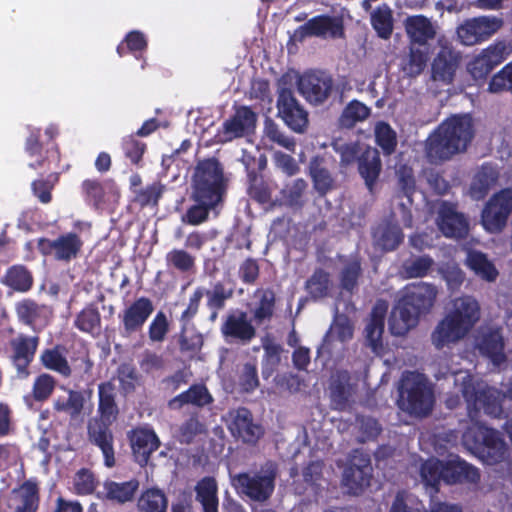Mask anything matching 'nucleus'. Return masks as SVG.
Returning <instances> with one entry per match:
<instances>
[{
	"label": "nucleus",
	"mask_w": 512,
	"mask_h": 512,
	"mask_svg": "<svg viewBox=\"0 0 512 512\" xmlns=\"http://www.w3.org/2000/svg\"><path fill=\"white\" fill-rule=\"evenodd\" d=\"M397 175L405 198L397 197L395 199L394 215L396 217L397 212H399L403 224L406 227H411L412 216L409 207L411 205L410 196L415 187L414 176L411 168L406 166L400 167L397 171Z\"/></svg>",
	"instance_id": "b1692460"
},
{
	"label": "nucleus",
	"mask_w": 512,
	"mask_h": 512,
	"mask_svg": "<svg viewBox=\"0 0 512 512\" xmlns=\"http://www.w3.org/2000/svg\"><path fill=\"white\" fill-rule=\"evenodd\" d=\"M208 298L207 304L211 309H221L226 299L232 296V290L226 289L222 284L218 283L211 291L206 292Z\"/></svg>",
	"instance_id": "0e129e2a"
},
{
	"label": "nucleus",
	"mask_w": 512,
	"mask_h": 512,
	"mask_svg": "<svg viewBox=\"0 0 512 512\" xmlns=\"http://www.w3.org/2000/svg\"><path fill=\"white\" fill-rule=\"evenodd\" d=\"M392 213L395 223L380 226L374 232L376 245L384 250L395 249L403 239V234L398 226L399 222L403 223L400 214L397 212L395 217L394 211Z\"/></svg>",
	"instance_id": "7c9ffc66"
},
{
	"label": "nucleus",
	"mask_w": 512,
	"mask_h": 512,
	"mask_svg": "<svg viewBox=\"0 0 512 512\" xmlns=\"http://www.w3.org/2000/svg\"><path fill=\"white\" fill-rule=\"evenodd\" d=\"M371 23L381 38H389L393 31V16L390 7L387 5L377 7L371 14Z\"/></svg>",
	"instance_id": "a19ab883"
},
{
	"label": "nucleus",
	"mask_w": 512,
	"mask_h": 512,
	"mask_svg": "<svg viewBox=\"0 0 512 512\" xmlns=\"http://www.w3.org/2000/svg\"><path fill=\"white\" fill-rule=\"evenodd\" d=\"M96 484L94 475L85 468L80 469L73 479L74 491L81 495L92 493L96 488Z\"/></svg>",
	"instance_id": "864d4df0"
},
{
	"label": "nucleus",
	"mask_w": 512,
	"mask_h": 512,
	"mask_svg": "<svg viewBox=\"0 0 512 512\" xmlns=\"http://www.w3.org/2000/svg\"><path fill=\"white\" fill-rule=\"evenodd\" d=\"M257 118V114L247 106L236 108L235 113L223 122L221 129L217 132V141L226 143L249 136L255 131Z\"/></svg>",
	"instance_id": "f8f14e48"
},
{
	"label": "nucleus",
	"mask_w": 512,
	"mask_h": 512,
	"mask_svg": "<svg viewBox=\"0 0 512 512\" xmlns=\"http://www.w3.org/2000/svg\"><path fill=\"white\" fill-rule=\"evenodd\" d=\"M387 310L388 303L382 300L378 301L374 305L364 329L366 343L376 354H379L383 349L382 335Z\"/></svg>",
	"instance_id": "aec40b11"
},
{
	"label": "nucleus",
	"mask_w": 512,
	"mask_h": 512,
	"mask_svg": "<svg viewBox=\"0 0 512 512\" xmlns=\"http://www.w3.org/2000/svg\"><path fill=\"white\" fill-rule=\"evenodd\" d=\"M437 291L426 283L406 287L402 297L393 308L389 319V328L393 335H405L414 328L422 314L433 306Z\"/></svg>",
	"instance_id": "20e7f679"
},
{
	"label": "nucleus",
	"mask_w": 512,
	"mask_h": 512,
	"mask_svg": "<svg viewBox=\"0 0 512 512\" xmlns=\"http://www.w3.org/2000/svg\"><path fill=\"white\" fill-rule=\"evenodd\" d=\"M507 48L504 44L498 43L483 50L472 62L468 65L470 74L475 78H482L486 76L494 66L501 63L507 55Z\"/></svg>",
	"instance_id": "5701e85b"
},
{
	"label": "nucleus",
	"mask_w": 512,
	"mask_h": 512,
	"mask_svg": "<svg viewBox=\"0 0 512 512\" xmlns=\"http://www.w3.org/2000/svg\"><path fill=\"white\" fill-rule=\"evenodd\" d=\"M328 287L329 278L323 271L315 272L306 283L309 294L315 299L324 297L327 294Z\"/></svg>",
	"instance_id": "4d7b16f0"
},
{
	"label": "nucleus",
	"mask_w": 512,
	"mask_h": 512,
	"mask_svg": "<svg viewBox=\"0 0 512 512\" xmlns=\"http://www.w3.org/2000/svg\"><path fill=\"white\" fill-rule=\"evenodd\" d=\"M85 404V398L82 392L63 389V393L58 395L54 401V409L65 413L71 418L80 416Z\"/></svg>",
	"instance_id": "473e14b6"
},
{
	"label": "nucleus",
	"mask_w": 512,
	"mask_h": 512,
	"mask_svg": "<svg viewBox=\"0 0 512 512\" xmlns=\"http://www.w3.org/2000/svg\"><path fill=\"white\" fill-rule=\"evenodd\" d=\"M370 112V108L365 104L353 100L344 108L339 123L342 127L352 128L356 123L366 120Z\"/></svg>",
	"instance_id": "79ce46f5"
},
{
	"label": "nucleus",
	"mask_w": 512,
	"mask_h": 512,
	"mask_svg": "<svg viewBox=\"0 0 512 512\" xmlns=\"http://www.w3.org/2000/svg\"><path fill=\"white\" fill-rule=\"evenodd\" d=\"M229 417V429L231 433L244 442L253 443L262 435V428L252 421L251 414L247 409L240 408L232 411Z\"/></svg>",
	"instance_id": "4be33fe9"
},
{
	"label": "nucleus",
	"mask_w": 512,
	"mask_h": 512,
	"mask_svg": "<svg viewBox=\"0 0 512 512\" xmlns=\"http://www.w3.org/2000/svg\"><path fill=\"white\" fill-rule=\"evenodd\" d=\"M374 132L377 144L385 153H392L397 144L393 129L387 123L379 122L376 124Z\"/></svg>",
	"instance_id": "8fccbe9b"
},
{
	"label": "nucleus",
	"mask_w": 512,
	"mask_h": 512,
	"mask_svg": "<svg viewBox=\"0 0 512 512\" xmlns=\"http://www.w3.org/2000/svg\"><path fill=\"white\" fill-rule=\"evenodd\" d=\"M138 508L141 512H166L167 499L162 491L149 489L140 496Z\"/></svg>",
	"instance_id": "37998d69"
},
{
	"label": "nucleus",
	"mask_w": 512,
	"mask_h": 512,
	"mask_svg": "<svg viewBox=\"0 0 512 512\" xmlns=\"http://www.w3.org/2000/svg\"><path fill=\"white\" fill-rule=\"evenodd\" d=\"M511 213L512 189H502L485 204L481 213V224L489 233H500L506 227Z\"/></svg>",
	"instance_id": "9d476101"
},
{
	"label": "nucleus",
	"mask_w": 512,
	"mask_h": 512,
	"mask_svg": "<svg viewBox=\"0 0 512 512\" xmlns=\"http://www.w3.org/2000/svg\"><path fill=\"white\" fill-rule=\"evenodd\" d=\"M380 171L381 161L378 151L375 148L367 147L359 159V172L370 190L378 179Z\"/></svg>",
	"instance_id": "72a5a7b5"
},
{
	"label": "nucleus",
	"mask_w": 512,
	"mask_h": 512,
	"mask_svg": "<svg viewBox=\"0 0 512 512\" xmlns=\"http://www.w3.org/2000/svg\"><path fill=\"white\" fill-rule=\"evenodd\" d=\"M274 294L270 291L261 292L259 305L255 308L253 315L258 323L269 320L273 315Z\"/></svg>",
	"instance_id": "6e6d98bb"
},
{
	"label": "nucleus",
	"mask_w": 512,
	"mask_h": 512,
	"mask_svg": "<svg viewBox=\"0 0 512 512\" xmlns=\"http://www.w3.org/2000/svg\"><path fill=\"white\" fill-rule=\"evenodd\" d=\"M154 310L152 302L141 297L129 305L122 314V322L127 332L140 329Z\"/></svg>",
	"instance_id": "cd10ccee"
},
{
	"label": "nucleus",
	"mask_w": 512,
	"mask_h": 512,
	"mask_svg": "<svg viewBox=\"0 0 512 512\" xmlns=\"http://www.w3.org/2000/svg\"><path fill=\"white\" fill-rule=\"evenodd\" d=\"M332 147L340 155L343 166L350 165L356 159L359 152V145L354 142H345L340 139L333 141Z\"/></svg>",
	"instance_id": "bf43d9fd"
},
{
	"label": "nucleus",
	"mask_w": 512,
	"mask_h": 512,
	"mask_svg": "<svg viewBox=\"0 0 512 512\" xmlns=\"http://www.w3.org/2000/svg\"><path fill=\"white\" fill-rule=\"evenodd\" d=\"M503 24V19L494 15L466 19L456 29L457 40L465 46L480 44L496 34Z\"/></svg>",
	"instance_id": "1a4fd4ad"
},
{
	"label": "nucleus",
	"mask_w": 512,
	"mask_h": 512,
	"mask_svg": "<svg viewBox=\"0 0 512 512\" xmlns=\"http://www.w3.org/2000/svg\"><path fill=\"white\" fill-rule=\"evenodd\" d=\"M434 395L432 388L424 375L408 372L403 375L399 408L411 415L422 417L432 410Z\"/></svg>",
	"instance_id": "423d86ee"
},
{
	"label": "nucleus",
	"mask_w": 512,
	"mask_h": 512,
	"mask_svg": "<svg viewBox=\"0 0 512 512\" xmlns=\"http://www.w3.org/2000/svg\"><path fill=\"white\" fill-rule=\"evenodd\" d=\"M330 395L337 409H344L353 395V388L348 384V375L339 373L333 378L330 386Z\"/></svg>",
	"instance_id": "e433bc0d"
},
{
	"label": "nucleus",
	"mask_w": 512,
	"mask_h": 512,
	"mask_svg": "<svg viewBox=\"0 0 512 512\" xmlns=\"http://www.w3.org/2000/svg\"><path fill=\"white\" fill-rule=\"evenodd\" d=\"M463 462L459 459H452L444 465L443 462L437 459H429L422 465V480L433 491H437L436 486L441 480L448 484L460 482L461 472L458 470V467Z\"/></svg>",
	"instance_id": "4468645a"
},
{
	"label": "nucleus",
	"mask_w": 512,
	"mask_h": 512,
	"mask_svg": "<svg viewBox=\"0 0 512 512\" xmlns=\"http://www.w3.org/2000/svg\"><path fill=\"white\" fill-rule=\"evenodd\" d=\"M467 266L483 280L492 282L498 276V271L494 264L485 254L479 251H469L466 257Z\"/></svg>",
	"instance_id": "c9c22d12"
},
{
	"label": "nucleus",
	"mask_w": 512,
	"mask_h": 512,
	"mask_svg": "<svg viewBox=\"0 0 512 512\" xmlns=\"http://www.w3.org/2000/svg\"><path fill=\"white\" fill-rule=\"evenodd\" d=\"M432 265V260L429 257H419L411 262L405 264V271L409 277H422L426 275Z\"/></svg>",
	"instance_id": "774afa93"
},
{
	"label": "nucleus",
	"mask_w": 512,
	"mask_h": 512,
	"mask_svg": "<svg viewBox=\"0 0 512 512\" xmlns=\"http://www.w3.org/2000/svg\"><path fill=\"white\" fill-rule=\"evenodd\" d=\"M55 387V380L48 374L38 376L33 384V397L37 401L47 399Z\"/></svg>",
	"instance_id": "052dcab7"
},
{
	"label": "nucleus",
	"mask_w": 512,
	"mask_h": 512,
	"mask_svg": "<svg viewBox=\"0 0 512 512\" xmlns=\"http://www.w3.org/2000/svg\"><path fill=\"white\" fill-rule=\"evenodd\" d=\"M82 247V241L78 235L68 233L56 240L41 239L39 248L44 254H52L58 260L69 261L75 258Z\"/></svg>",
	"instance_id": "6ab92c4d"
},
{
	"label": "nucleus",
	"mask_w": 512,
	"mask_h": 512,
	"mask_svg": "<svg viewBox=\"0 0 512 512\" xmlns=\"http://www.w3.org/2000/svg\"><path fill=\"white\" fill-rule=\"evenodd\" d=\"M306 187V182L302 179H296L291 184L287 185L283 190L285 203L288 205H297Z\"/></svg>",
	"instance_id": "338daca9"
},
{
	"label": "nucleus",
	"mask_w": 512,
	"mask_h": 512,
	"mask_svg": "<svg viewBox=\"0 0 512 512\" xmlns=\"http://www.w3.org/2000/svg\"><path fill=\"white\" fill-rule=\"evenodd\" d=\"M14 362L19 372H25L26 366L32 360L38 345V338L19 336L12 340Z\"/></svg>",
	"instance_id": "2f4dec72"
},
{
	"label": "nucleus",
	"mask_w": 512,
	"mask_h": 512,
	"mask_svg": "<svg viewBox=\"0 0 512 512\" xmlns=\"http://www.w3.org/2000/svg\"><path fill=\"white\" fill-rule=\"evenodd\" d=\"M221 331L225 337H231L243 343L251 341L256 334L255 328L243 311L230 313L226 317Z\"/></svg>",
	"instance_id": "393cba45"
},
{
	"label": "nucleus",
	"mask_w": 512,
	"mask_h": 512,
	"mask_svg": "<svg viewBox=\"0 0 512 512\" xmlns=\"http://www.w3.org/2000/svg\"><path fill=\"white\" fill-rule=\"evenodd\" d=\"M5 283L18 291H27L32 285L30 273L22 266H14L7 271Z\"/></svg>",
	"instance_id": "49530a36"
},
{
	"label": "nucleus",
	"mask_w": 512,
	"mask_h": 512,
	"mask_svg": "<svg viewBox=\"0 0 512 512\" xmlns=\"http://www.w3.org/2000/svg\"><path fill=\"white\" fill-rule=\"evenodd\" d=\"M499 179V170L496 166L485 164L475 173L470 185L472 198L480 200L496 185Z\"/></svg>",
	"instance_id": "c756f323"
},
{
	"label": "nucleus",
	"mask_w": 512,
	"mask_h": 512,
	"mask_svg": "<svg viewBox=\"0 0 512 512\" xmlns=\"http://www.w3.org/2000/svg\"><path fill=\"white\" fill-rule=\"evenodd\" d=\"M139 487V483L136 480H130L128 482L117 483V482H106L104 485L106 498L124 503L132 500L135 492Z\"/></svg>",
	"instance_id": "58836bf2"
},
{
	"label": "nucleus",
	"mask_w": 512,
	"mask_h": 512,
	"mask_svg": "<svg viewBox=\"0 0 512 512\" xmlns=\"http://www.w3.org/2000/svg\"><path fill=\"white\" fill-rule=\"evenodd\" d=\"M297 33L301 37L339 38L343 35V22L340 17L320 15L307 21Z\"/></svg>",
	"instance_id": "f3484780"
},
{
	"label": "nucleus",
	"mask_w": 512,
	"mask_h": 512,
	"mask_svg": "<svg viewBox=\"0 0 512 512\" xmlns=\"http://www.w3.org/2000/svg\"><path fill=\"white\" fill-rule=\"evenodd\" d=\"M437 225L446 237L460 238L468 232V223L464 216L448 203H441L438 207Z\"/></svg>",
	"instance_id": "412c9836"
},
{
	"label": "nucleus",
	"mask_w": 512,
	"mask_h": 512,
	"mask_svg": "<svg viewBox=\"0 0 512 512\" xmlns=\"http://www.w3.org/2000/svg\"><path fill=\"white\" fill-rule=\"evenodd\" d=\"M166 262L169 266L180 271H190L194 267L195 259L192 255L182 249H173L166 255Z\"/></svg>",
	"instance_id": "603ef678"
},
{
	"label": "nucleus",
	"mask_w": 512,
	"mask_h": 512,
	"mask_svg": "<svg viewBox=\"0 0 512 512\" xmlns=\"http://www.w3.org/2000/svg\"><path fill=\"white\" fill-rule=\"evenodd\" d=\"M39 503V484L29 479L0 499V512H35Z\"/></svg>",
	"instance_id": "9b49d317"
},
{
	"label": "nucleus",
	"mask_w": 512,
	"mask_h": 512,
	"mask_svg": "<svg viewBox=\"0 0 512 512\" xmlns=\"http://www.w3.org/2000/svg\"><path fill=\"white\" fill-rule=\"evenodd\" d=\"M168 332V321L163 312H158L149 326V337L154 342L163 341Z\"/></svg>",
	"instance_id": "69168bd1"
},
{
	"label": "nucleus",
	"mask_w": 512,
	"mask_h": 512,
	"mask_svg": "<svg viewBox=\"0 0 512 512\" xmlns=\"http://www.w3.org/2000/svg\"><path fill=\"white\" fill-rule=\"evenodd\" d=\"M196 499L202 504L204 512H218L217 483L212 477L200 480L196 487Z\"/></svg>",
	"instance_id": "f704fd0d"
},
{
	"label": "nucleus",
	"mask_w": 512,
	"mask_h": 512,
	"mask_svg": "<svg viewBox=\"0 0 512 512\" xmlns=\"http://www.w3.org/2000/svg\"><path fill=\"white\" fill-rule=\"evenodd\" d=\"M403 24L410 41L419 45L434 39L438 30L437 24L424 15L409 16Z\"/></svg>",
	"instance_id": "a878e982"
},
{
	"label": "nucleus",
	"mask_w": 512,
	"mask_h": 512,
	"mask_svg": "<svg viewBox=\"0 0 512 512\" xmlns=\"http://www.w3.org/2000/svg\"><path fill=\"white\" fill-rule=\"evenodd\" d=\"M262 346L265 351V365L269 366L271 372L280 363L282 347L269 336L262 339Z\"/></svg>",
	"instance_id": "e2e57ef3"
},
{
	"label": "nucleus",
	"mask_w": 512,
	"mask_h": 512,
	"mask_svg": "<svg viewBox=\"0 0 512 512\" xmlns=\"http://www.w3.org/2000/svg\"><path fill=\"white\" fill-rule=\"evenodd\" d=\"M195 202L197 204L190 207L183 217V221L191 225H198L206 221L209 210L214 209L221 201H211V203H208V201Z\"/></svg>",
	"instance_id": "09e8293b"
},
{
	"label": "nucleus",
	"mask_w": 512,
	"mask_h": 512,
	"mask_svg": "<svg viewBox=\"0 0 512 512\" xmlns=\"http://www.w3.org/2000/svg\"><path fill=\"white\" fill-rule=\"evenodd\" d=\"M41 360L43 365L50 370L57 371L64 376H69L71 373L66 359L57 350L45 351L41 356Z\"/></svg>",
	"instance_id": "3c124183"
},
{
	"label": "nucleus",
	"mask_w": 512,
	"mask_h": 512,
	"mask_svg": "<svg viewBox=\"0 0 512 512\" xmlns=\"http://www.w3.org/2000/svg\"><path fill=\"white\" fill-rule=\"evenodd\" d=\"M298 89L307 101L319 104L328 98L332 89V80L322 74L307 73L299 79Z\"/></svg>",
	"instance_id": "a211bd4d"
},
{
	"label": "nucleus",
	"mask_w": 512,
	"mask_h": 512,
	"mask_svg": "<svg viewBox=\"0 0 512 512\" xmlns=\"http://www.w3.org/2000/svg\"><path fill=\"white\" fill-rule=\"evenodd\" d=\"M481 317L479 302L472 296L463 295L453 299L445 317L434 329L431 340L440 349L463 339Z\"/></svg>",
	"instance_id": "f03ea898"
},
{
	"label": "nucleus",
	"mask_w": 512,
	"mask_h": 512,
	"mask_svg": "<svg viewBox=\"0 0 512 512\" xmlns=\"http://www.w3.org/2000/svg\"><path fill=\"white\" fill-rule=\"evenodd\" d=\"M439 43L441 49L431 65L432 79L442 85H450L459 67L460 56L451 46L442 44V40Z\"/></svg>",
	"instance_id": "dca6fc26"
},
{
	"label": "nucleus",
	"mask_w": 512,
	"mask_h": 512,
	"mask_svg": "<svg viewBox=\"0 0 512 512\" xmlns=\"http://www.w3.org/2000/svg\"><path fill=\"white\" fill-rule=\"evenodd\" d=\"M474 130L469 115H454L446 119L426 141V153L431 161L449 159L466 150Z\"/></svg>",
	"instance_id": "7ed1b4c3"
},
{
	"label": "nucleus",
	"mask_w": 512,
	"mask_h": 512,
	"mask_svg": "<svg viewBox=\"0 0 512 512\" xmlns=\"http://www.w3.org/2000/svg\"><path fill=\"white\" fill-rule=\"evenodd\" d=\"M275 471L272 465L258 473H241L231 478L233 487L239 494L251 500L264 502L274 490Z\"/></svg>",
	"instance_id": "6e6552de"
},
{
	"label": "nucleus",
	"mask_w": 512,
	"mask_h": 512,
	"mask_svg": "<svg viewBox=\"0 0 512 512\" xmlns=\"http://www.w3.org/2000/svg\"><path fill=\"white\" fill-rule=\"evenodd\" d=\"M194 201H221L223 195V172L214 159L200 162L196 168L192 183Z\"/></svg>",
	"instance_id": "0eeeda50"
},
{
	"label": "nucleus",
	"mask_w": 512,
	"mask_h": 512,
	"mask_svg": "<svg viewBox=\"0 0 512 512\" xmlns=\"http://www.w3.org/2000/svg\"><path fill=\"white\" fill-rule=\"evenodd\" d=\"M455 396L446 399L449 408H455L463 397L467 402L472 425L463 434L462 442L467 450L487 464H495L505 458L507 446L499 432L475 420L477 413L497 417L501 414V393L483 383L475 386L471 375L464 370L453 373Z\"/></svg>",
	"instance_id": "f257e3e1"
},
{
	"label": "nucleus",
	"mask_w": 512,
	"mask_h": 512,
	"mask_svg": "<svg viewBox=\"0 0 512 512\" xmlns=\"http://www.w3.org/2000/svg\"><path fill=\"white\" fill-rule=\"evenodd\" d=\"M310 174L314 181L315 188L320 193H326L333 184V180L329 172L322 167V160L314 158L310 162Z\"/></svg>",
	"instance_id": "de8ad7c7"
},
{
	"label": "nucleus",
	"mask_w": 512,
	"mask_h": 512,
	"mask_svg": "<svg viewBox=\"0 0 512 512\" xmlns=\"http://www.w3.org/2000/svg\"><path fill=\"white\" fill-rule=\"evenodd\" d=\"M76 326L84 332H92L100 324V316L96 309L88 307L84 309L75 321Z\"/></svg>",
	"instance_id": "680f3d73"
},
{
	"label": "nucleus",
	"mask_w": 512,
	"mask_h": 512,
	"mask_svg": "<svg viewBox=\"0 0 512 512\" xmlns=\"http://www.w3.org/2000/svg\"><path fill=\"white\" fill-rule=\"evenodd\" d=\"M279 116L296 133H303L308 126V114L299 105L292 92L282 90L277 100Z\"/></svg>",
	"instance_id": "2eb2a0df"
},
{
	"label": "nucleus",
	"mask_w": 512,
	"mask_h": 512,
	"mask_svg": "<svg viewBox=\"0 0 512 512\" xmlns=\"http://www.w3.org/2000/svg\"><path fill=\"white\" fill-rule=\"evenodd\" d=\"M264 134L269 140L276 142L277 144L286 148L287 150H289L291 152H293L295 150L294 139L289 138L286 135H284L279 130L278 126L275 123H273L271 120L265 121Z\"/></svg>",
	"instance_id": "13d9d810"
},
{
	"label": "nucleus",
	"mask_w": 512,
	"mask_h": 512,
	"mask_svg": "<svg viewBox=\"0 0 512 512\" xmlns=\"http://www.w3.org/2000/svg\"><path fill=\"white\" fill-rule=\"evenodd\" d=\"M114 391L115 388L110 382L99 385V412L102 419H93L88 425L89 438L101 449L107 467H112L115 464L113 437L108 429V425L115 420L117 415Z\"/></svg>",
	"instance_id": "39448f33"
},
{
	"label": "nucleus",
	"mask_w": 512,
	"mask_h": 512,
	"mask_svg": "<svg viewBox=\"0 0 512 512\" xmlns=\"http://www.w3.org/2000/svg\"><path fill=\"white\" fill-rule=\"evenodd\" d=\"M211 400L212 398L204 386H193L188 391L170 400L169 407L179 409L187 403L203 406L210 403Z\"/></svg>",
	"instance_id": "4c0bfd02"
},
{
	"label": "nucleus",
	"mask_w": 512,
	"mask_h": 512,
	"mask_svg": "<svg viewBox=\"0 0 512 512\" xmlns=\"http://www.w3.org/2000/svg\"><path fill=\"white\" fill-rule=\"evenodd\" d=\"M353 325L345 315H337L332 323L327 335L326 343L333 345L334 342H346L353 337Z\"/></svg>",
	"instance_id": "ea45409f"
},
{
	"label": "nucleus",
	"mask_w": 512,
	"mask_h": 512,
	"mask_svg": "<svg viewBox=\"0 0 512 512\" xmlns=\"http://www.w3.org/2000/svg\"><path fill=\"white\" fill-rule=\"evenodd\" d=\"M372 467L370 459L362 454H355L344 469L341 485L351 495L361 494L370 483Z\"/></svg>",
	"instance_id": "ddd939ff"
},
{
	"label": "nucleus",
	"mask_w": 512,
	"mask_h": 512,
	"mask_svg": "<svg viewBox=\"0 0 512 512\" xmlns=\"http://www.w3.org/2000/svg\"><path fill=\"white\" fill-rule=\"evenodd\" d=\"M130 440L134 457L140 465L147 464L150 455L160 445L156 433L148 428L135 429Z\"/></svg>",
	"instance_id": "bb28decb"
},
{
	"label": "nucleus",
	"mask_w": 512,
	"mask_h": 512,
	"mask_svg": "<svg viewBox=\"0 0 512 512\" xmlns=\"http://www.w3.org/2000/svg\"><path fill=\"white\" fill-rule=\"evenodd\" d=\"M429 59L427 48H411L407 61L403 64V71L410 77L418 76L426 67Z\"/></svg>",
	"instance_id": "c03bdc74"
},
{
	"label": "nucleus",
	"mask_w": 512,
	"mask_h": 512,
	"mask_svg": "<svg viewBox=\"0 0 512 512\" xmlns=\"http://www.w3.org/2000/svg\"><path fill=\"white\" fill-rule=\"evenodd\" d=\"M18 317L25 323L36 326L38 323L41 325L42 322H39V318L41 316H46L47 310L44 307H39L32 301H22L16 306Z\"/></svg>",
	"instance_id": "a18cd8bd"
},
{
	"label": "nucleus",
	"mask_w": 512,
	"mask_h": 512,
	"mask_svg": "<svg viewBox=\"0 0 512 512\" xmlns=\"http://www.w3.org/2000/svg\"><path fill=\"white\" fill-rule=\"evenodd\" d=\"M488 89L492 93H499L506 90L512 92V63L506 65L500 72L493 76Z\"/></svg>",
	"instance_id": "5fc2aeb1"
},
{
	"label": "nucleus",
	"mask_w": 512,
	"mask_h": 512,
	"mask_svg": "<svg viewBox=\"0 0 512 512\" xmlns=\"http://www.w3.org/2000/svg\"><path fill=\"white\" fill-rule=\"evenodd\" d=\"M478 347L495 365H500L505 360L503 338L498 329L483 328Z\"/></svg>",
	"instance_id": "c85d7f7f"
}]
</instances>
